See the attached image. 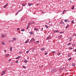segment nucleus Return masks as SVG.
Returning a JSON list of instances; mask_svg holds the SVG:
<instances>
[{
  "label": "nucleus",
  "mask_w": 76,
  "mask_h": 76,
  "mask_svg": "<svg viewBox=\"0 0 76 76\" xmlns=\"http://www.w3.org/2000/svg\"><path fill=\"white\" fill-rule=\"evenodd\" d=\"M70 3H72V1H70Z\"/></svg>",
  "instance_id": "4d7b16f0"
},
{
  "label": "nucleus",
  "mask_w": 76,
  "mask_h": 76,
  "mask_svg": "<svg viewBox=\"0 0 76 76\" xmlns=\"http://www.w3.org/2000/svg\"><path fill=\"white\" fill-rule=\"evenodd\" d=\"M48 54V52H45V55H47Z\"/></svg>",
  "instance_id": "ea45409f"
},
{
  "label": "nucleus",
  "mask_w": 76,
  "mask_h": 76,
  "mask_svg": "<svg viewBox=\"0 0 76 76\" xmlns=\"http://www.w3.org/2000/svg\"><path fill=\"white\" fill-rule=\"evenodd\" d=\"M22 20H21V21H22Z\"/></svg>",
  "instance_id": "e2e57ef3"
},
{
  "label": "nucleus",
  "mask_w": 76,
  "mask_h": 76,
  "mask_svg": "<svg viewBox=\"0 0 76 76\" xmlns=\"http://www.w3.org/2000/svg\"><path fill=\"white\" fill-rule=\"evenodd\" d=\"M23 6H26V4H22Z\"/></svg>",
  "instance_id": "7c9ffc66"
},
{
  "label": "nucleus",
  "mask_w": 76,
  "mask_h": 76,
  "mask_svg": "<svg viewBox=\"0 0 76 76\" xmlns=\"http://www.w3.org/2000/svg\"><path fill=\"white\" fill-rule=\"evenodd\" d=\"M51 37L50 36L46 38V39H47V40H48V39H50L51 38Z\"/></svg>",
  "instance_id": "423d86ee"
},
{
  "label": "nucleus",
  "mask_w": 76,
  "mask_h": 76,
  "mask_svg": "<svg viewBox=\"0 0 76 76\" xmlns=\"http://www.w3.org/2000/svg\"><path fill=\"white\" fill-rule=\"evenodd\" d=\"M41 51H44V50H45V48H41Z\"/></svg>",
  "instance_id": "9b49d317"
},
{
  "label": "nucleus",
  "mask_w": 76,
  "mask_h": 76,
  "mask_svg": "<svg viewBox=\"0 0 76 76\" xmlns=\"http://www.w3.org/2000/svg\"><path fill=\"white\" fill-rule=\"evenodd\" d=\"M24 62L26 63H28V61L27 60H25L24 61Z\"/></svg>",
  "instance_id": "5701e85b"
},
{
  "label": "nucleus",
  "mask_w": 76,
  "mask_h": 76,
  "mask_svg": "<svg viewBox=\"0 0 76 76\" xmlns=\"http://www.w3.org/2000/svg\"><path fill=\"white\" fill-rule=\"evenodd\" d=\"M29 26H27L26 27V29H29Z\"/></svg>",
  "instance_id": "c85d7f7f"
},
{
  "label": "nucleus",
  "mask_w": 76,
  "mask_h": 76,
  "mask_svg": "<svg viewBox=\"0 0 76 76\" xmlns=\"http://www.w3.org/2000/svg\"><path fill=\"white\" fill-rule=\"evenodd\" d=\"M53 32L55 33L56 32L57 33H59V31L58 30H54Z\"/></svg>",
  "instance_id": "20e7f679"
},
{
  "label": "nucleus",
  "mask_w": 76,
  "mask_h": 76,
  "mask_svg": "<svg viewBox=\"0 0 76 76\" xmlns=\"http://www.w3.org/2000/svg\"><path fill=\"white\" fill-rule=\"evenodd\" d=\"M7 6H8V4H7L5 5H4V8H5V7H6Z\"/></svg>",
  "instance_id": "6e6552de"
},
{
  "label": "nucleus",
  "mask_w": 76,
  "mask_h": 76,
  "mask_svg": "<svg viewBox=\"0 0 76 76\" xmlns=\"http://www.w3.org/2000/svg\"><path fill=\"white\" fill-rule=\"evenodd\" d=\"M66 66H68V64H67V65H66Z\"/></svg>",
  "instance_id": "680f3d73"
},
{
  "label": "nucleus",
  "mask_w": 76,
  "mask_h": 76,
  "mask_svg": "<svg viewBox=\"0 0 76 76\" xmlns=\"http://www.w3.org/2000/svg\"><path fill=\"white\" fill-rule=\"evenodd\" d=\"M1 49V47L0 48V50Z\"/></svg>",
  "instance_id": "052dcab7"
},
{
  "label": "nucleus",
  "mask_w": 76,
  "mask_h": 76,
  "mask_svg": "<svg viewBox=\"0 0 76 76\" xmlns=\"http://www.w3.org/2000/svg\"><path fill=\"white\" fill-rule=\"evenodd\" d=\"M14 40L9 41V42H10L11 41H13Z\"/></svg>",
  "instance_id": "8fccbe9b"
},
{
  "label": "nucleus",
  "mask_w": 76,
  "mask_h": 76,
  "mask_svg": "<svg viewBox=\"0 0 76 76\" xmlns=\"http://www.w3.org/2000/svg\"><path fill=\"white\" fill-rule=\"evenodd\" d=\"M1 37H2V38H4V37H5V35H3V34H2L1 35Z\"/></svg>",
  "instance_id": "0eeeda50"
},
{
  "label": "nucleus",
  "mask_w": 76,
  "mask_h": 76,
  "mask_svg": "<svg viewBox=\"0 0 76 76\" xmlns=\"http://www.w3.org/2000/svg\"><path fill=\"white\" fill-rule=\"evenodd\" d=\"M75 76H76V75H75Z\"/></svg>",
  "instance_id": "0e129e2a"
},
{
  "label": "nucleus",
  "mask_w": 76,
  "mask_h": 76,
  "mask_svg": "<svg viewBox=\"0 0 76 76\" xmlns=\"http://www.w3.org/2000/svg\"><path fill=\"white\" fill-rule=\"evenodd\" d=\"M59 76H63L62 75H59Z\"/></svg>",
  "instance_id": "6e6d98bb"
},
{
  "label": "nucleus",
  "mask_w": 76,
  "mask_h": 76,
  "mask_svg": "<svg viewBox=\"0 0 76 76\" xmlns=\"http://www.w3.org/2000/svg\"><path fill=\"white\" fill-rule=\"evenodd\" d=\"M59 23H60L61 24V22H60Z\"/></svg>",
  "instance_id": "13d9d810"
},
{
  "label": "nucleus",
  "mask_w": 76,
  "mask_h": 76,
  "mask_svg": "<svg viewBox=\"0 0 76 76\" xmlns=\"http://www.w3.org/2000/svg\"><path fill=\"white\" fill-rule=\"evenodd\" d=\"M25 31V29H22L21 30V31H23H23Z\"/></svg>",
  "instance_id": "c756f323"
},
{
  "label": "nucleus",
  "mask_w": 76,
  "mask_h": 76,
  "mask_svg": "<svg viewBox=\"0 0 76 76\" xmlns=\"http://www.w3.org/2000/svg\"><path fill=\"white\" fill-rule=\"evenodd\" d=\"M70 55L68 54V57H70Z\"/></svg>",
  "instance_id": "de8ad7c7"
},
{
  "label": "nucleus",
  "mask_w": 76,
  "mask_h": 76,
  "mask_svg": "<svg viewBox=\"0 0 76 76\" xmlns=\"http://www.w3.org/2000/svg\"><path fill=\"white\" fill-rule=\"evenodd\" d=\"M74 51H75V52H76V49L74 50Z\"/></svg>",
  "instance_id": "3c124183"
},
{
  "label": "nucleus",
  "mask_w": 76,
  "mask_h": 76,
  "mask_svg": "<svg viewBox=\"0 0 76 76\" xmlns=\"http://www.w3.org/2000/svg\"><path fill=\"white\" fill-rule=\"evenodd\" d=\"M62 33H64V31H62L60 32V34H62Z\"/></svg>",
  "instance_id": "79ce46f5"
},
{
  "label": "nucleus",
  "mask_w": 76,
  "mask_h": 76,
  "mask_svg": "<svg viewBox=\"0 0 76 76\" xmlns=\"http://www.w3.org/2000/svg\"><path fill=\"white\" fill-rule=\"evenodd\" d=\"M66 10H64L62 12L63 15H64V12H66Z\"/></svg>",
  "instance_id": "2eb2a0df"
},
{
  "label": "nucleus",
  "mask_w": 76,
  "mask_h": 76,
  "mask_svg": "<svg viewBox=\"0 0 76 76\" xmlns=\"http://www.w3.org/2000/svg\"><path fill=\"white\" fill-rule=\"evenodd\" d=\"M31 23H29L28 24V26H30V25H31Z\"/></svg>",
  "instance_id": "4be33fe9"
},
{
  "label": "nucleus",
  "mask_w": 76,
  "mask_h": 76,
  "mask_svg": "<svg viewBox=\"0 0 76 76\" xmlns=\"http://www.w3.org/2000/svg\"><path fill=\"white\" fill-rule=\"evenodd\" d=\"M23 69H26V67L25 66H23Z\"/></svg>",
  "instance_id": "cd10ccee"
},
{
  "label": "nucleus",
  "mask_w": 76,
  "mask_h": 76,
  "mask_svg": "<svg viewBox=\"0 0 76 76\" xmlns=\"http://www.w3.org/2000/svg\"><path fill=\"white\" fill-rule=\"evenodd\" d=\"M35 41V39L34 38H32L31 40L30 41V42H32Z\"/></svg>",
  "instance_id": "f257e3e1"
},
{
  "label": "nucleus",
  "mask_w": 76,
  "mask_h": 76,
  "mask_svg": "<svg viewBox=\"0 0 76 76\" xmlns=\"http://www.w3.org/2000/svg\"><path fill=\"white\" fill-rule=\"evenodd\" d=\"M64 22H63V21H61V24H64Z\"/></svg>",
  "instance_id": "6ab92c4d"
},
{
  "label": "nucleus",
  "mask_w": 76,
  "mask_h": 76,
  "mask_svg": "<svg viewBox=\"0 0 76 76\" xmlns=\"http://www.w3.org/2000/svg\"><path fill=\"white\" fill-rule=\"evenodd\" d=\"M72 37H69V41H72Z\"/></svg>",
  "instance_id": "f3484780"
},
{
  "label": "nucleus",
  "mask_w": 76,
  "mask_h": 76,
  "mask_svg": "<svg viewBox=\"0 0 76 76\" xmlns=\"http://www.w3.org/2000/svg\"><path fill=\"white\" fill-rule=\"evenodd\" d=\"M9 56V54H7L5 55V57H8Z\"/></svg>",
  "instance_id": "bb28decb"
},
{
  "label": "nucleus",
  "mask_w": 76,
  "mask_h": 76,
  "mask_svg": "<svg viewBox=\"0 0 76 76\" xmlns=\"http://www.w3.org/2000/svg\"><path fill=\"white\" fill-rule=\"evenodd\" d=\"M4 52H5V53H6V50H4Z\"/></svg>",
  "instance_id": "603ef678"
},
{
  "label": "nucleus",
  "mask_w": 76,
  "mask_h": 76,
  "mask_svg": "<svg viewBox=\"0 0 76 76\" xmlns=\"http://www.w3.org/2000/svg\"><path fill=\"white\" fill-rule=\"evenodd\" d=\"M13 40V41H16V40L17 39L16 38H14L12 39Z\"/></svg>",
  "instance_id": "412c9836"
},
{
  "label": "nucleus",
  "mask_w": 76,
  "mask_h": 76,
  "mask_svg": "<svg viewBox=\"0 0 76 76\" xmlns=\"http://www.w3.org/2000/svg\"><path fill=\"white\" fill-rule=\"evenodd\" d=\"M18 60H17V61H16V63H18Z\"/></svg>",
  "instance_id": "37998d69"
},
{
  "label": "nucleus",
  "mask_w": 76,
  "mask_h": 76,
  "mask_svg": "<svg viewBox=\"0 0 76 76\" xmlns=\"http://www.w3.org/2000/svg\"><path fill=\"white\" fill-rule=\"evenodd\" d=\"M2 44V45H5V43H4V42H2L1 43Z\"/></svg>",
  "instance_id": "393cba45"
},
{
  "label": "nucleus",
  "mask_w": 76,
  "mask_h": 76,
  "mask_svg": "<svg viewBox=\"0 0 76 76\" xmlns=\"http://www.w3.org/2000/svg\"><path fill=\"white\" fill-rule=\"evenodd\" d=\"M65 22H66L67 21V20H64Z\"/></svg>",
  "instance_id": "09e8293b"
},
{
  "label": "nucleus",
  "mask_w": 76,
  "mask_h": 76,
  "mask_svg": "<svg viewBox=\"0 0 76 76\" xmlns=\"http://www.w3.org/2000/svg\"><path fill=\"white\" fill-rule=\"evenodd\" d=\"M29 41V39H28L25 42V44H27V43H28Z\"/></svg>",
  "instance_id": "39448f33"
},
{
  "label": "nucleus",
  "mask_w": 76,
  "mask_h": 76,
  "mask_svg": "<svg viewBox=\"0 0 76 76\" xmlns=\"http://www.w3.org/2000/svg\"><path fill=\"white\" fill-rule=\"evenodd\" d=\"M29 33L30 35H33V34H34L33 32H32L31 31V32H29Z\"/></svg>",
  "instance_id": "4468645a"
},
{
  "label": "nucleus",
  "mask_w": 76,
  "mask_h": 76,
  "mask_svg": "<svg viewBox=\"0 0 76 76\" xmlns=\"http://www.w3.org/2000/svg\"><path fill=\"white\" fill-rule=\"evenodd\" d=\"M9 61H11V59H9Z\"/></svg>",
  "instance_id": "5fc2aeb1"
},
{
  "label": "nucleus",
  "mask_w": 76,
  "mask_h": 76,
  "mask_svg": "<svg viewBox=\"0 0 76 76\" xmlns=\"http://www.w3.org/2000/svg\"><path fill=\"white\" fill-rule=\"evenodd\" d=\"M70 44H71V43H69L67 44V46H69V45H70Z\"/></svg>",
  "instance_id": "aec40b11"
},
{
  "label": "nucleus",
  "mask_w": 76,
  "mask_h": 76,
  "mask_svg": "<svg viewBox=\"0 0 76 76\" xmlns=\"http://www.w3.org/2000/svg\"><path fill=\"white\" fill-rule=\"evenodd\" d=\"M72 49H73V48H69V50H72Z\"/></svg>",
  "instance_id": "f704fd0d"
},
{
  "label": "nucleus",
  "mask_w": 76,
  "mask_h": 76,
  "mask_svg": "<svg viewBox=\"0 0 76 76\" xmlns=\"http://www.w3.org/2000/svg\"><path fill=\"white\" fill-rule=\"evenodd\" d=\"M5 73H6V71H4L1 74L2 76H3V75L5 74Z\"/></svg>",
  "instance_id": "7ed1b4c3"
},
{
  "label": "nucleus",
  "mask_w": 76,
  "mask_h": 76,
  "mask_svg": "<svg viewBox=\"0 0 76 76\" xmlns=\"http://www.w3.org/2000/svg\"><path fill=\"white\" fill-rule=\"evenodd\" d=\"M72 9V10H74L75 9V6H73L71 8Z\"/></svg>",
  "instance_id": "ddd939ff"
},
{
  "label": "nucleus",
  "mask_w": 76,
  "mask_h": 76,
  "mask_svg": "<svg viewBox=\"0 0 76 76\" xmlns=\"http://www.w3.org/2000/svg\"><path fill=\"white\" fill-rule=\"evenodd\" d=\"M58 56H60V54H61V53H58Z\"/></svg>",
  "instance_id": "58836bf2"
},
{
  "label": "nucleus",
  "mask_w": 76,
  "mask_h": 76,
  "mask_svg": "<svg viewBox=\"0 0 76 76\" xmlns=\"http://www.w3.org/2000/svg\"><path fill=\"white\" fill-rule=\"evenodd\" d=\"M29 50L27 51L26 52V53H29Z\"/></svg>",
  "instance_id": "49530a36"
},
{
  "label": "nucleus",
  "mask_w": 76,
  "mask_h": 76,
  "mask_svg": "<svg viewBox=\"0 0 76 76\" xmlns=\"http://www.w3.org/2000/svg\"><path fill=\"white\" fill-rule=\"evenodd\" d=\"M71 23H72L73 24H74L75 23V22H74V20H72L71 21Z\"/></svg>",
  "instance_id": "b1692460"
},
{
  "label": "nucleus",
  "mask_w": 76,
  "mask_h": 76,
  "mask_svg": "<svg viewBox=\"0 0 76 76\" xmlns=\"http://www.w3.org/2000/svg\"><path fill=\"white\" fill-rule=\"evenodd\" d=\"M39 42V41H37L36 42V44H38V43Z\"/></svg>",
  "instance_id": "9d476101"
},
{
  "label": "nucleus",
  "mask_w": 76,
  "mask_h": 76,
  "mask_svg": "<svg viewBox=\"0 0 76 76\" xmlns=\"http://www.w3.org/2000/svg\"><path fill=\"white\" fill-rule=\"evenodd\" d=\"M72 47H75V44H73L72 45Z\"/></svg>",
  "instance_id": "e433bc0d"
},
{
  "label": "nucleus",
  "mask_w": 76,
  "mask_h": 76,
  "mask_svg": "<svg viewBox=\"0 0 76 76\" xmlns=\"http://www.w3.org/2000/svg\"><path fill=\"white\" fill-rule=\"evenodd\" d=\"M20 58V56H19L18 57H17V58H16V59H19Z\"/></svg>",
  "instance_id": "1a4fd4ad"
},
{
  "label": "nucleus",
  "mask_w": 76,
  "mask_h": 76,
  "mask_svg": "<svg viewBox=\"0 0 76 76\" xmlns=\"http://www.w3.org/2000/svg\"><path fill=\"white\" fill-rule=\"evenodd\" d=\"M17 30L18 31H19V30H20V28H18V29H17Z\"/></svg>",
  "instance_id": "a18cd8bd"
},
{
  "label": "nucleus",
  "mask_w": 76,
  "mask_h": 76,
  "mask_svg": "<svg viewBox=\"0 0 76 76\" xmlns=\"http://www.w3.org/2000/svg\"><path fill=\"white\" fill-rule=\"evenodd\" d=\"M62 36V35H60L58 36V38H61V37Z\"/></svg>",
  "instance_id": "dca6fc26"
},
{
  "label": "nucleus",
  "mask_w": 76,
  "mask_h": 76,
  "mask_svg": "<svg viewBox=\"0 0 76 76\" xmlns=\"http://www.w3.org/2000/svg\"><path fill=\"white\" fill-rule=\"evenodd\" d=\"M68 22H69V20L68 21Z\"/></svg>",
  "instance_id": "bf43d9fd"
},
{
  "label": "nucleus",
  "mask_w": 76,
  "mask_h": 76,
  "mask_svg": "<svg viewBox=\"0 0 76 76\" xmlns=\"http://www.w3.org/2000/svg\"><path fill=\"white\" fill-rule=\"evenodd\" d=\"M72 60V58L71 57L68 59L69 61H70V60Z\"/></svg>",
  "instance_id": "2f4dec72"
},
{
  "label": "nucleus",
  "mask_w": 76,
  "mask_h": 76,
  "mask_svg": "<svg viewBox=\"0 0 76 76\" xmlns=\"http://www.w3.org/2000/svg\"><path fill=\"white\" fill-rule=\"evenodd\" d=\"M35 23V22H33L32 23H31V24H34Z\"/></svg>",
  "instance_id": "a19ab883"
},
{
  "label": "nucleus",
  "mask_w": 76,
  "mask_h": 76,
  "mask_svg": "<svg viewBox=\"0 0 76 76\" xmlns=\"http://www.w3.org/2000/svg\"><path fill=\"white\" fill-rule=\"evenodd\" d=\"M10 51H12V47H11L10 48Z\"/></svg>",
  "instance_id": "a878e982"
},
{
  "label": "nucleus",
  "mask_w": 76,
  "mask_h": 76,
  "mask_svg": "<svg viewBox=\"0 0 76 76\" xmlns=\"http://www.w3.org/2000/svg\"><path fill=\"white\" fill-rule=\"evenodd\" d=\"M72 66H73V67H75V64L73 63L72 64Z\"/></svg>",
  "instance_id": "a211bd4d"
},
{
  "label": "nucleus",
  "mask_w": 76,
  "mask_h": 76,
  "mask_svg": "<svg viewBox=\"0 0 76 76\" xmlns=\"http://www.w3.org/2000/svg\"><path fill=\"white\" fill-rule=\"evenodd\" d=\"M73 36H76V33H74L73 34Z\"/></svg>",
  "instance_id": "4c0bfd02"
},
{
  "label": "nucleus",
  "mask_w": 76,
  "mask_h": 76,
  "mask_svg": "<svg viewBox=\"0 0 76 76\" xmlns=\"http://www.w3.org/2000/svg\"><path fill=\"white\" fill-rule=\"evenodd\" d=\"M34 31H38L39 32V29L37 28H34Z\"/></svg>",
  "instance_id": "f03ea898"
},
{
  "label": "nucleus",
  "mask_w": 76,
  "mask_h": 76,
  "mask_svg": "<svg viewBox=\"0 0 76 76\" xmlns=\"http://www.w3.org/2000/svg\"><path fill=\"white\" fill-rule=\"evenodd\" d=\"M43 29H44L43 28H42L41 30H40L41 31H42V32H44V31H43Z\"/></svg>",
  "instance_id": "72a5a7b5"
},
{
  "label": "nucleus",
  "mask_w": 76,
  "mask_h": 76,
  "mask_svg": "<svg viewBox=\"0 0 76 76\" xmlns=\"http://www.w3.org/2000/svg\"><path fill=\"white\" fill-rule=\"evenodd\" d=\"M69 25H67L66 27V29H67V28H69Z\"/></svg>",
  "instance_id": "473e14b6"
},
{
  "label": "nucleus",
  "mask_w": 76,
  "mask_h": 76,
  "mask_svg": "<svg viewBox=\"0 0 76 76\" xmlns=\"http://www.w3.org/2000/svg\"><path fill=\"white\" fill-rule=\"evenodd\" d=\"M22 53V52H20V54H21V53Z\"/></svg>",
  "instance_id": "864d4df0"
},
{
  "label": "nucleus",
  "mask_w": 76,
  "mask_h": 76,
  "mask_svg": "<svg viewBox=\"0 0 76 76\" xmlns=\"http://www.w3.org/2000/svg\"><path fill=\"white\" fill-rule=\"evenodd\" d=\"M53 53H56V52L55 51H53L52 52Z\"/></svg>",
  "instance_id": "c03bdc74"
},
{
  "label": "nucleus",
  "mask_w": 76,
  "mask_h": 76,
  "mask_svg": "<svg viewBox=\"0 0 76 76\" xmlns=\"http://www.w3.org/2000/svg\"><path fill=\"white\" fill-rule=\"evenodd\" d=\"M45 27H46V28H48L49 27L47 26V25H46L45 26Z\"/></svg>",
  "instance_id": "c9c22d12"
},
{
  "label": "nucleus",
  "mask_w": 76,
  "mask_h": 76,
  "mask_svg": "<svg viewBox=\"0 0 76 76\" xmlns=\"http://www.w3.org/2000/svg\"><path fill=\"white\" fill-rule=\"evenodd\" d=\"M28 6H32V5H33V4H31V3H29L28 4Z\"/></svg>",
  "instance_id": "f8f14e48"
}]
</instances>
